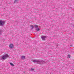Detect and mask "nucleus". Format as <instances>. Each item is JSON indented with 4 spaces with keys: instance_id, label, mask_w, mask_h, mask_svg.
<instances>
[{
    "instance_id": "12",
    "label": "nucleus",
    "mask_w": 74,
    "mask_h": 74,
    "mask_svg": "<svg viewBox=\"0 0 74 74\" xmlns=\"http://www.w3.org/2000/svg\"><path fill=\"white\" fill-rule=\"evenodd\" d=\"M31 71H33V70H34V69L33 68H31Z\"/></svg>"
},
{
    "instance_id": "9",
    "label": "nucleus",
    "mask_w": 74,
    "mask_h": 74,
    "mask_svg": "<svg viewBox=\"0 0 74 74\" xmlns=\"http://www.w3.org/2000/svg\"><path fill=\"white\" fill-rule=\"evenodd\" d=\"M30 27H31V29H33V28H34V27H33V25H30Z\"/></svg>"
},
{
    "instance_id": "2",
    "label": "nucleus",
    "mask_w": 74,
    "mask_h": 74,
    "mask_svg": "<svg viewBox=\"0 0 74 74\" xmlns=\"http://www.w3.org/2000/svg\"><path fill=\"white\" fill-rule=\"evenodd\" d=\"M8 57V54H6L5 55H4L3 56H2V59L3 60H5V59H7V57Z\"/></svg>"
},
{
    "instance_id": "13",
    "label": "nucleus",
    "mask_w": 74,
    "mask_h": 74,
    "mask_svg": "<svg viewBox=\"0 0 74 74\" xmlns=\"http://www.w3.org/2000/svg\"><path fill=\"white\" fill-rule=\"evenodd\" d=\"M16 0H15V1H16Z\"/></svg>"
},
{
    "instance_id": "7",
    "label": "nucleus",
    "mask_w": 74,
    "mask_h": 74,
    "mask_svg": "<svg viewBox=\"0 0 74 74\" xmlns=\"http://www.w3.org/2000/svg\"><path fill=\"white\" fill-rule=\"evenodd\" d=\"M21 59H25V56H22L21 57Z\"/></svg>"
},
{
    "instance_id": "6",
    "label": "nucleus",
    "mask_w": 74,
    "mask_h": 74,
    "mask_svg": "<svg viewBox=\"0 0 74 74\" xmlns=\"http://www.w3.org/2000/svg\"><path fill=\"white\" fill-rule=\"evenodd\" d=\"M9 47L10 48H13V47H14V45L12 44H10L9 46Z\"/></svg>"
},
{
    "instance_id": "3",
    "label": "nucleus",
    "mask_w": 74,
    "mask_h": 74,
    "mask_svg": "<svg viewBox=\"0 0 74 74\" xmlns=\"http://www.w3.org/2000/svg\"><path fill=\"white\" fill-rule=\"evenodd\" d=\"M5 21L1 20L0 21V26H3L5 24Z\"/></svg>"
},
{
    "instance_id": "8",
    "label": "nucleus",
    "mask_w": 74,
    "mask_h": 74,
    "mask_svg": "<svg viewBox=\"0 0 74 74\" xmlns=\"http://www.w3.org/2000/svg\"><path fill=\"white\" fill-rule=\"evenodd\" d=\"M10 65L11 66H14V64H13L12 63H10Z\"/></svg>"
},
{
    "instance_id": "11",
    "label": "nucleus",
    "mask_w": 74,
    "mask_h": 74,
    "mask_svg": "<svg viewBox=\"0 0 74 74\" xmlns=\"http://www.w3.org/2000/svg\"><path fill=\"white\" fill-rule=\"evenodd\" d=\"M67 58H70V56L69 55L68 56Z\"/></svg>"
},
{
    "instance_id": "5",
    "label": "nucleus",
    "mask_w": 74,
    "mask_h": 74,
    "mask_svg": "<svg viewBox=\"0 0 74 74\" xmlns=\"http://www.w3.org/2000/svg\"><path fill=\"white\" fill-rule=\"evenodd\" d=\"M47 38V36H41V38L42 39V40H45V38Z\"/></svg>"
},
{
    "instance_id": "1",
    "label": "nucleus",
    "mask_w": 74,
    "mask_h": 74,
    "mask_svg": "<svg viewBox=\"0 0 74 74\" xmlns=\"http://www.w3.org/2000/svg\"><path fill=\"white\" fill-rule=\"evenodd\" d=\"M33 62H34V63H36V62H37L38 63H41V64H45V61H44L40 60H33Z\"/></svg>"
},
{
    "instance_id": "4",
    "label": "nucleus",
    "mask_w": 74,
    "mask_h": 74,
    "mask_svg": "<svg viewBox=\"0 0 74 74\" xmlns=\"http://www.w3.org/2000/svg\"><path fill=\"white\" fill-rule=\"evenodd\" d=\"M35 27H36V31H39L40 30V28H38V25H34Z\"/></svg>"
},
{
    "instance_id": "10",
    "label": "nucleus",
    "mask_w": 74,
    "mask_h": 74,
    "mask_svg": "<svg viewBox=\"0 0 74 74\" xmlns=\"http://www.w3.org/2000/svg\"><path fill=\"white\" fill-rule=\"evenodd\" d=\"M2 33V31L1 30H0V35H1Z\"/></svg>"
}]
</instances>
